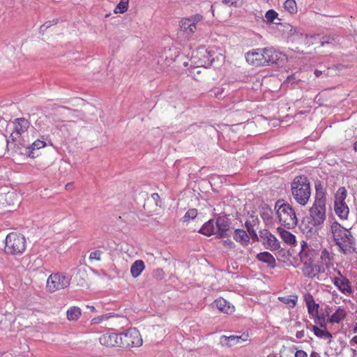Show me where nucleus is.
Here are the masks:
<instances>
[{"label":"nucleus","instance_id":"1","mask_svg":"<svg viewBox=\"0 0 357 357\" xmlns=\"http://www.w3.org/2000/svg\"><path fill=\"white\" fill-rule=\"evenodd\" d=\"M12 126V132L6 140L7 146L13 144L17 149L26 146L38 134L37 129L31 126L29 121L24 117L14 119Z\"/></svg>","mask_w":357,"mask_h":357},{"label":"nucleus","instance_id":"2","mask_svg":"<svg viewBox=\"0 0 357 357\" xmlns=\"http://www.w3.org/2000/svg\"><path fill=\"white\" fill-rule=\"evenodd\" d=\"M330 231L339 252L347 255L354 251L355 238L349 229L335 221L331 225Z\"/></svg>","mask_w":357,"mask_h":357},{"label":"nucleus","instance_id":"3","mask_svg":"<svg viewBox=\"0 0 357 357\" xmlns=\"http://www.w3.org/2000/svg\"><path fill=\"white\" fill-rule=\"evenodd\" d=\"M291 193L295 202L305 206L311 196V187L308 178L305 175L294 177L291 183Z\"/></svg>","mask_w":357,"mask_h":357},{"label":"nucleus","instance_id":"4","mask_svg":"<svg viewBox=\"0 0 357 357\" xmlns=\"http://www.w3.org/2000/svg\"><path fill=\"white\" fill-rule=\"evenodd\" d=\"M275 208L277 209V217L284 227L292 229L297 225L298 219L295 210L289 204L278 200L275 203Z\"/></svg>","mask_w":357,"mask_h":357},{"label":"nucleus","instance_id":"5","mask_svg":"<svg viewBox=\"0 0 357 357\" xmlns=\"http://www.w3.org/2000/svg\"><path fill=\"white\" fill-rule=\"evenodd\" d=\"M4 251L9 255H20L26 248V241L24 236L18 232L9 233L5 239Z\"/></svg>","mask_w":357,"mask_h":357},{"label":"nucleus","instance_id":"6","mask_svg":"<svg viewBox=\"0 0 357 357\" xmlns=\"http://www.w3.org/2000/svg\"><path fill=\"white\" fill-rule=\"evenodd\" d=\"M301 271L304 277L319 281L324 280L328 275V271L316 259L302 265Z\"/></svg>","mask_w":357,"mask_h":357},{"label":"nucleus","instance_id":"7","mask_svg":"<svg viewBox=\"0 0 357 357\" xmlns=\"http://www.w3.org/2000/svg\"><path fill=\"white\" fill-rule=\"evenodd\" d=\"M70 284V278L66 273L56 272L50 274L46 282V291L54 293L68 287Z\"/></svg>","mask_w":357,"mask_h":357},{"label":"nucleus","instance_id":"8","mask_svg":"<svg viewBox=\"0 0 357 357\" xmlns=\"http://www.w3.org/2000/svg\"><path fill=\"white\" fill-rule=\"evenodd\" d=\"M120 334V346L121 348L130 349L139 347L143 344V340L139 331L135 328H131Z\"/></svg>","mask_w":357,"mask_h":357},{"label":"nucleus","instance_id":"9","mask_svg":"<svg viewBox=\"0 0 357 357\" xmlns=\"http://www.w3.org/2000/svg\"><path fill=\"white\" fill-rule=\"evenodd\" d=\"M347 192L344 187H340L335 195L334 210L336 215L341 219L348 218L349 209L345 202Z\"/></svg>","mask_w":357,"mask_h":357},{"label":"nucleus","instance_id":"10","mask_svg":"<svg viewBox=\"0 0 357 357\" xmlns=\"http://www.w3.org/2000/svg\"><path fill=\"white\" fill-rule=\"evenodd\" d=\"M246 62L255 67L267 66L266 47L252 49L245 54Z\"/></svg>","mask_w":357,"mask_h":357},{"label":"nucleus","instance_id":"11","mask_svg":"<svg viewBox=\"0 0 357 357\" xmlns=\"http://www.w3.org/2000/svg\"><path fill=\"white\" fill-rule=\"evenodd\" d=\"M47 138L48 136L41 135L38 137L36 134V137L31 141L32 142H29V144L24 146L26 156L34 159L40 155L39 151L47 146L46 141Z\"/></svg>","mask_w":357,"mask_h":357},{"label":"nucleus","instance_id":"12","mask_svg":"<svg viewBox=\"0 0 357 357\" xmlns=\"http://www.w3.org/2000/svg\"><path fill=\"white\" fill-rule=\"evenodd\" d=\"M337 275L333 279V284L344 295L352 296L354 289L349 280L344 276L340 270H337Z\"/></svg>","mask_w":357,"mask_h":357},{"label":"nucleus","instance_id":"13","mask_svg":"<svg viewBox=\"0 0 357 357\" xmlns=\"http://www.w3.org/2000/svg\"><path fill=\"white\" fill-rule=\"evenodd\" d=\"M203 20V16L200 14L192 15L190 17L183 18L180 22V27L188 36H192L196 30L197 25Z\"/></svg>","mask_w":357,"mask_h":357},{"label":"nucleus","instance_id":"14","mask_svg":"<svg viewBox=\"0 0 357 357\" xmlns=\"http://www.w3.org/2000/svg\"><path fill=\"white\" fill-rule=\"evenodd\" d=\"M314 225H322L326 220V203L315 202L310 210Z\"/></svg>","mask_w":357,"mask_h":357},{"label":"nucleus","instance_id":"15","mask_svg":"<svg viewBox=\"0 0 357 357\" xmlns=\"http://www.w3.org/2000/svg\"><path fill=\"white\" fill-rule=\"evenodd\" d=\"M303 298L307 309V312L314 319V322H317V320H321L323 319V318H325L324 314L319 313V304L315 302L314 298L311 294L306 293L304 295Z\"/></svg>","mask_w":357,"mask_h":357},{"label":"nucleus","instance_id":"16","mask_svg":"<svg viewBox=\"0 0 357 357\" xmlns=\"http://www.w3.org/2000/svg\"><path fill=\"white\" fill-rule=\"evenodd\" d=\"M267 66L275 64L283 66L287 62V56L283 52L273 47H266Z\"/></svg>","mask_w":357,"mask_h":357},{"label":"nucleus","instance_id":"17","mask_svg":"<svg viewBox=\"0 0 357 357\" xmlns=\"http://www.w3.org/2000/svg\"><path fill=\"white\" fill-rule=\"evenodd\" d=\"M193 57L197 59L196 63L200 66L208 67L211 66L214 61L211 52L204 47H199Z\"/></svg>","mask_w":357,"mask_h":357},{"label":"nucleus","instance_id":"18","mask_svg":"<svg viewBox=\"0 0 357 357\" xmlns=\"http://www.w3.org/2000/svg\"><path fill=\"white\" fill-rule=\"evenodd\" d=\"M298 256L302 265H303L312 260L316 259L317 252L311 245H308L306 241H302L301 242V250L298 253Z\"/></svg>","mask_w":357,"mask_h":357},{"label":"nucleus","instance_id":"19","mask_svg":"<svg viewBox=\"0 0 357 357\" xmlns=\"http://www.w3.org/2000/svg\"><path fill=\"white\" fill-rule=\"evenodd\" d=\"M316 323H318L319 326L315 325L312 326V328L314 334L317 337L328 340V342L330 343L333 336L332 334L327 330L326 319L323 318V319L317 320Z\"/></svg>","mask_w":357,"mask_h":357},{"label":"nucleus","instance_id":"20","mask_svg":"<svg viewBox=\"0 0 357 357\" xmlns=\"http://www.w3.org/2000/svg\"><path fill=\"white\" fill-rule=\"evenodd\" d=\"M100 343L107 347H114L120 346V334L115 333H107L99 337Z\"/></svg>","mask_w":357,"mask_h":357},{"label":"nucleus","instance_id":"21","mask_svg":"<svg viewBox=\"0 0 357 357\" xmlns=\"http://www.w3.org/2000/svg\"><path fill=\"white\" fill-rule=\"evenodd\" d=\"M347 316V311L342 306L336 307L335 312L326 320L327 323L332 325L339 324L344 321Z\"/></svg>","mask_w":357,"mask_h":357},{"label":"nucleus","instance_id":"22","mask_svg":"<svg viewBox=\"0 0 357 357\" xmlns=\"http://www.w3.org/2000/svg\"><path fill=\"white\" fill-rule=\"evenodd\" d=\"M264 246L271 250H277L280 248V243L277 238L268 231L261 236Z\"/></svg>","mask_w":357,"mask_h":357},{"label":"nucleus","instance_id":"23","mask_svg":"<svg viewBox=\"0 0 357 357\" xmlns=\"http://www.w3.org/2000/svg\"><path fill=\"white\" fill-rule=\"evenodd\" d=\"M334 254L328 249L324 248L321 250L319 262L326 271L333 266Z\"/></svg>","mask_w":357,"mask_h":357},{"label":"nucleus","instance_id":"24","mask_svg":"<svg viewBox=\"0 0 357 357\" xmlns=\"http://www.w3.org/2000/svg\"><path fill=\"white\" fill-rule=\"evenodd\" d=\"M214 303L218 310L222 313L230 314L234 312V306L222 298L216 299Z\"/></svg>","mask_w":357,"mask_h":357},{"label":"nucleus","instance_id":"25","mask_svg":"<svg viewBox=\"0 0 357 357\" xmlns=\"http://www.w3.org/2000/svg\"><path fill=\"white\" fill-rule=\"evenodd\" d=\"M216 234L220 237H225L227 235V232L229 229V225L227 219L224 217H218L216 220Z\"/></svg>","mask_w":357,"mask_h":357},{"label":"nucleus","instance_id":"26","mask_svg":"<svg viewBox=\"0 0 357 357\" xmlns=\"http://www.w3.org/2000/svg\"><path fill=\"white\" fill-rule=\"evenodd\" d=\"M277 231L279 234L282 240L287 244L289 245H294L296 242V236L294 234L291 233L290 231L284 229L282 227H278Z\"/></svg>","mask_w":357,"mask_h":357},{"label":"nucleus","instance_id":"27","mask_svg":"<svg viewBox=\"0 0 357 357\" xmlns=\"http://www.w3.org/2000/svg\"><path fill=\"white\" fill-rule=\"evenodd\" d=\"M234 239L240 243L242 245H247L250 241V237L247 232L241 229H237L234 230L233 234Z\"/></svg>","mask_w":357,"mask_h":357},{"label":"nucleus","instance_id":"28","mask_svg":"<svg viewBox=\"0 0 357 357\" xmlns=\"http://www.w3.org/2000/svg\"><path fill=\"white\" fill-rule=\"evenodd\" d=\"M144 268V262L141 259L136 260L131 265L130 273L134 278H136L141 275Z\"/></svg>","mask_w":357,"mask_h":357},{"label":"nucleus","instance_id":"29","mask_svg":"<svg viewBox=\"0 0 357 357\" xmlns=\"http://www.w3.org/2000/svg\"><path fill=\"white\" fill-rule=\"evenodd\" d=\"M82 315L81 309L77 306L70 307L66 312L67 319L69 321H77Z\"/></svg>","mask_w":357,"mask_h":357},{"label":"nucleus","instance_id":"30","mask_svg":"<svg viewBox=\"0 0 357 357\" xmlns=\"http://www.w3.org/2000/svg\"><path fill=\"white\" fill-rule=\"evenodd\" d=\"M315 202H320L321 203H326V190H324L323 185L321 183H316L315 184Z\"/></svg>","mask_w":357,"mask_h":357},{"label":"nucleus","instance_id":"31","mask_svg":"<svg viewBox=\"0 0 357 357\" xmlns=\"http://www.w3.org/2000/svg\"><path fill=\"white\" fill-rule=\"evenodd\" d=\"M215 227L214 226V221L210 220L206 222L199 229V232L206 236H210L215 234Z\"/></svg>","mask_w":357,"mask_h":357},{"label":"nucleus","instance_id":"32","mask_svg":"<svg viewBox=\"0 0 357 357\" xmlns=\"http://www.w3.org/2000/svg\"><path fill=\"white\" fill-rule=\"evenodd\" d=\"M50 120L47 116L43 115L39 116L36 121V126L41 130L45 131L48 130L50 128Z\"/></svg>","mask_w":357,"mask_h":357},{"label":"nucleus","instance_id":"33","mask_svg":"<svg viewBox=\"0 0 357 357\" xmlns=\"http://www.w3.org/2000/svg\"><path fill=\"white\" fill-rule=\"evenodd\" d=\"M5 201L8 206L15 205L19 202V195L15 191H9L5 195Z\"/></svg>","mask_w":357,"mask_h":357},{"label":"nucleus","instance_id":"34","mask_svg":"<svg viewBox=\"0 0 357 357\" xmlns=\"http://www.w3.org/2000/svg\"><path fill=\"white\" fill-rule=\"evenodd\" d=\"M279 300L283 303L287 305L289 307H294L298 301V296L296 295H291L288 296L279 297Z\"/></svg>","mask_w":357,"mask_h":357},{"label":"nucleus","instance_id":"35","mask_svg":"<svg viewBox=\"0 0 357 357\" xmlns=\"http://www.w3.org/2000/svg\"><path fill=\"white\" fill-rule=\"evenodd\" d=\"M248 337L249 336L248 334H243L241 336L231 335L230 337H227L228 341L227 344L229 345H233L237 343H241L243 342L248 340Z\"/></svg>","mask_w":357,"mask_h":357},{"label":"nucleus","instance_id":"36","mask_svg":"<svg viewBox=\"0 0 357 357\" xmlns=\"http://www.w3.org/2000/svg\"><path fill=\"white\" fill-rule=\"evenodd\" d=\"M284 8L290 14L297 13V4L295 0H286L284 3Z\"/></svg>","mask_w":357,"mask_h":357},{"label":"nucleus","instance_id":"37","mask_svg":"<svg viewBox=\"0 0 357 357\" xmlns=\"http://www.w3.org/2000/svg\"><path fill=\"white\" fill-rule=\"evenodd\" d=\"M130 0H120L119 3L117 4L116 8H114V12L115 13L123 14L126 13L128 9Z\"/></svg>","mask_w":357,"mask_h":357},{"label":"nucleus","instance_id":"38","mask_svg":"<svg viewBox=\"0 0 357 357\" xmlns=\"http://www.w3.org/2000/svg\"><path fill=\"white\" fill-rule=\"evenodd\" d=\"M338 39V36L335 34H330L328 36H325L322 37L321 40L320 42L321 46H324L326 45H333L335 44Z\"/></svg>","mask_w":357,"mask_h":357},{"label":"nucleus","instance_id":"39","mask_svg":"<svg viewBox=\"0 0 357 357\" xmlns=\"http://www.w3.org/2000/svg\"><path fill=\"white\" fill-rule=\"evenodd\" d=\"M257 258L261 261L268 263L269 264L275 261V259L273 255L268 252H260L257 255Z\"/></svg>","mask_w":357,"mask_h":357},{"label":"nucleus","instance_id":"40","mask_svg":"<svg viewBox=\"0 0 357 357\" xmlns=\"http://www.w3.org/2000/svg\"><path fill=\"white\" fill-rule=\"evenodd\" d=\"M114 315L112 313L105 314H102L101 316H98L96 317L93 318L91 320V324H98L102 323V321L108 320L109 318L113 317Z\"/></svg>","mask_w":357,"mask_h":357},{"label":"nucleus","instance_id":"41","mask_svg":"<svg viewBox=\"0 0 357 357\" xmlns=\"http://www.w3.org/2000/svg\"><path fill=\"white\" fill-rule=\"evenodd\" d=\"M278 17V13L273 9L268 10L265 14V17L268 23H273Z\"/></svg>","mask_w":357,"mask_h":357},{"label":"nucleus","instance_id":"42","mask_svg":"<svg viewBox=\"0 0 357 357\" xmlns=\"http://www.w3.org/2000/svg\"><path fill=\"white\" fill-rule=\"evenodd\" d=\"M197 215V210L195 208L189 209L183 217L184 222H188L189 220L194 219Z\"/></svg>","mask_w":357,"mask_h":357},{"label":"nucleus","instance_id":"43","mask_svg":"<svg viewBox=\"0 0 357 357\" xmlns=\"http://www.w3.org/2000/svg\"><path fill=\"white\" fill-rule=\"evenodd\" d=\"M102 254V252L100 250H96L93 252H91L89 258L90 259H96V260H100V255Z\"/></svg>","mask_w":357,"mask_h":357},{"label":"nucleus","instance_id":"44","mask_svg":"<svg viewBox=\"0 0 357 357\" xmlns=\"http://www.w3.org/2000/svg\"><path fill=\"white\" fill-rule=\"evenodd\" d=\"M211 95H213L215 97L218 98L222 95L224 92V89L222 88H214L211 91Z\"/></svg>","mask_w":357,"mask_h":357},{"label":"nucleus","instance_id":"45","mask_svg":"<svg viewBox=\"0 0 357 357\" xmlns=\"http://www.w3.org/2000/svg\"><path fill=\"white\" fill-rule=\"evenodd\" d=\"M222 245L225 248H228V249H233L235 247V244L230 239H227V240L223 241Z\"/></svg>","mask_w":357,"mask_h":357},{"label":"nucleus","instance_id":"46","mask_svg":"<svg viewBox=\"0 0 357 357\" xmlns=\"http://www.w3.org/2000/svg\"><path fill=\"white\" fill-rule=\"evenodd\" d=\"M6 140L5 137L0 135V155L3 153L4 150V144L6 143Z\"/></svg>","mask_w":357,"mask_h":357},{"label":"nucleus","instance_id":"47","mask_svg":"<svg viewBox=\"0 0 357 357\" xmlns=\"http://www.w3.org/2000/svg\"><path fill=\"white\" fill-rule=\"evenodd\" d=\"M295 357H307V354L303 350H298L295 353Z\"/></svg>","mask_w":357,"mask_h":357},{"label":"nucleus","instance_id":"48","mask_svg":"<svg viewBox=\"0 0 357 357\" xmlns=\"http://www.w3.org/2000/svg\"><path fill=\"white\" fill-rule=\"evenodd\" d=\"M222 2L225 4L230 3L231 6H235L236 4V1H233L232 0H222Z\"/></svg>","mask_w":357,"mask_h":357},{"label":"nucleus","instance_id":"49","mask_svg":"<svg viewBox=\"0 0 357 357\" xmlns=\"http://www.w3.org/2000/svg\"><path fill=\"white\" fill-rule=\"evenodd\" d=\"M351 342L357 344V335H355L351 338Z\"/></svg>","mask_w":357,"mask_h":357},{"label":"nucleus","instance_id":"50","mask_svg":"<svg viewBox=\"0 0 357 357\" xmlns=\"http://www.w3.org/2000/svg\"><path fill=\"white\" fill-rule=\"evenodd\" d=\"M310 357H320L319 354L316 351H312L310 354Z\"/></svg>","mask_w":357,"mask_h":357},{"label":"nucleus","instance_id":"51","mask_svg":"<svg viewBox=\"0 0 357 357\" xmlns=\"http://www.w3.org/2000/svg\"><path fill=\"white\" fill-rule=\"evenodd\" d=\"M152 197H153V199H155V200H157L158 199H159V198H160V197H159V195H158V193H153V194H152Z\"/></svg>","mask_w":357,"mask_h":357},{"label":"nucleus","instance_id":"52","mask_svg":"<svg viewBox=\"0 0 357 357\" xmlns=\"http://www.w3.org/2000/svg\"><path fill=\"white\" fill-rule=\"evenodd\" d=\"M303 336V331H301V332H298V333H296V337H298V338H301V337H302Z\"/></svg>","mask_w":357,"mask_h":357},{"label":"nucleus","instance_id":"53","mask_svg":"<svg viewBox=\"0 0 357 357\" xmlns=\"http://www.w3.org/2000/svg\"><path fill=\"white\" fill-rule=\"evenodd\" d=\"M50 25H51V22H45V24H43V25L42 26H45V28H47Z\"/></svg>","mask_w":357,"mask_h":357},{"label":"nucleus","instance_id":"54","mask_svg":"<svg viewBox=\"0 0 357 357\" xmlns=\"http://www.w3.org/2000/svg\"><path fill=\"white\" fill-rule=\"evenodd\" d=\"M353 332L354 333H357V322L355 324V325L354 326V328H353Z\"/></svg>","mask_w":357,"mask_h":357},{"label":"nucleus","instance_id":"55","mask_svg":"<svg viewBox=\"0 0 357 357\" xmlns=\"http://www.w3.org/2000/svg\"><path fill=\"white\" fill-rule=\"evenodd\" d=\"M314 74L317 77H319L320 76V75L321 74V72L318 70H316L315 72H314Z\"/></svg>","mask_w":357,"mask_h":357},{"label":"nucleus","instance_id":"56","mask_svg":"<svg viewBox=\"0 0 357 357\" xmlns=\"http://www.w3.org/2000/svg\"><path fill=\"white\" fill-rule=\"evenodd\" d=\"M354 149L355 151H357V141L354 143Z\"/></svg>","mask_w":357,"mask_h":357},{"label":"nucleus","instance_id":"57","mask_svg":"<svg viewBox=\"0 0 357 357\" xmlns=\"http://www.w3.org/2000/svg\"><path fill=\"white\" fill-rule=\"evenodd\" d=\"M90 308H91L92 310H95V307H94L93 306L90 307Z\"/></svg>","mask_w":357,"mask_h":357},{"label":"nucleus","instance_id":"58","mask_svg":"<svg viewBox=\"0 0 357 357\" xmlns=\"http://www.w3.org/2000/svg\"><path fill=\"white\" fill-rule=\"evenodd\" d=\"M54 24H56L57 23V21L56 20H54L53 21Z\"/></svg>","mask_w":357,"mask_h":357},{"label":"nucleus","instance_id":"59","mask_svg":"<svg viewBox=\"0 0 357 357\" xmlns=\"http://www.w3.org/2000/svg\"><path fill=\"white\" fill-rule=\"evenodd\" d=\"M305 40L308 39V37H307V36H305Z\"/></svg>","mask_w":357,"mask_h":357},{"label":"nucleus","instance_id":"60","mask_svg":"<svg viewBox=\"0 0 357 357\" xmlns=\"http://www.w3.org/2000/svg\"><path fill=\"white\" fill-rule=\"evenodd\" d=\"M356 289H357V281H356Z\"/></svg>","mask_w":357,"mask_h":357}]
</instances>
